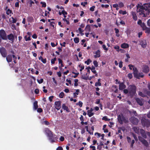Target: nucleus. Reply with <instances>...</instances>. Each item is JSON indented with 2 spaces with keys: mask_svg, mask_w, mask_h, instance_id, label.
Here are the masks:
<instances>
[{
  "mask_svg": "<svg viewBox=\"0 0 150 150\" xmlns=\"http://www.w3.org/2000/svg\"><path fill=\"white\" fill-rule=\"evenodd\" d=\"M143 71L145 73H147L149 71V69L148 66H144L142 68Z\"/></svg>",
  "mask_w": 150,
  "mask_h": 150,
  "instance_id": "obj_17",
  "label": "nucleus"
},
{
  "mask_svg": "<svg viewBox=\"0 0 150 150\" xmlns=\"http://www.w3.org/2000/svg\"><path fill=\"white\" fill-rule=\"evenodd\" d=\"M137 103L140 105H142L144 103V101L142 99L137 98L136 99Z\"/></svg>",
  "mask_w": 150,
  "mask_h": 150,
  "instance_id": "obj_20",
  "label": "nucleus"
},
{
  "mask_svg": "<svg viewBox=\"0 0 150 150\" xmlns=\"http://www.w3.org/2000/svg\"><path fill=\"white\" fill-rule=\"evenodd\" d=\"M142 125L144 126H146V121L145 122L144 120L143 119L142 120Z\"/></svg>",
  "mask_w": 150,
  "mask_h": 150,
  "instance_id": "obj_50",
  "label": "nucleus"
},
{
  "mask_svg": "<svg viewBox=\"0 0 150 150\" xmlns=\"http://www.w3.org/2000/svg\"><path fill=\"white\" fill-rule=\"evenodd\" d=\"M54 98L53 96H51L49 97V99L50 102H52V99Z\"/></svg>",
  "mask_w": 150,
  "mask_h": 150,
  "instance_id": "obj_61",
  "label": "nucleus"
},
{
  "mask_svg": "<svg viewBox=\"0 0 150 150\" xmlns=\"http://www.w3.org/2000/svg\"><path fill=\"white\" fill-rule=\"evenodd\" d=\"M79 67L81 68V69H80V71H81L84 68V66L83 65H81V64L79 65Z\"/></svg>",
  "mask_w": 150,
  "mask_h": 150,
  "instance_id": "obj_39",
  "label": "nucleus"
},
{
  "mask_svg": "<svg viewBox=\"0 0 150 150\" xmlns=\"http://www.w3.org/2000/svg\"><path fill=\"white\" fill-rule=\"evenodd\" d=\"M88 3L86 1L84 2V3L82 2L81 3V5H82L83 7L85 6V5L87 4Z\"/></svg>",
  "mask_w": 150,
  "mask_h": 150,
  "instance_id": "obj_55",
  "label": "nucleus"
},
{
  "mask_svg": "<svg viewBox=\"0 0 150 150\" xmlns=\"http://www.w3.org/2000/svg\"><path fill=\"white\" fill-rule=\"evenodd\" d=\"M52 80H53V81L55 83V84L56 85H57V83L56 81V80L55 78H54V77L52 78Z\"/></svg>",
  "mask_w": 150,
  "mask_h": 150,
  "instance_id": "obj_57",
  "label": "nucleus"
},
{
  "mask_svg": "<svg viewBox=\"0 0 150 150\" xmlns=\"http://www.w3.org/2000/svg\"><path fill=\"white\" fill-rule=\"evenodd\" d=\"M43 122L44 124L46 125H48L50 124V122L47 120H45Z\"/></svg>",
  "mask_w": 150,
  "mask_h": 150,
  "instance_id": "obj_54",
  "label": "nucleus"
},
{
  "mask_svg": "<svg viewBox=\"0 0 150 150\" xmlns=\"http://www.w3.org/2000/svg\"><path fill=\"white\" fill-rule=\"evenodd\" d=\"M62 14H63L64 15H66L67 14V12L64 10L62 11Z\"/></svg>",
  "mask_w": 150,
  "mask_h": 150,
  "instance_id": "obj_63",
  "label": "nucleus"
},
{
  "mask_svg": "<svg viewBox=\"0 0 150 150\" xmlns=\"http://www.w3.org/2000/svg\"><path fill=\"white\" fill-rule=\"evenodd\" d=\"M63 20L64 21H65L66 22V23H67V24H69V23H69V21L67 20L65 18H64L63 19Z\"/></svg>",
  "mask_w": 150,
  "mask_h": 150,
  "instance_id": "obj_53",
  "label": "nucleus"
},
{
  "mask_svg": "<svg viewBox=\"0 0 150 150\" xmlns=\"http://www.w3.org/2000/svg\"><path fill=\"white\" fill-rule=\"evenodd\" d=\"M11 13V11L8 9L7 10L6 13L8 15H9Z\"/></svg>",
  "mask_w": 150,
  "mask_h": 150,
  "instance_id": "obj_51",
  "label": "nucleus"
},
{
  "mask_svg": "<svg viewBox=\"0 0 150 150\" xmlns=\"http://www.w3.org/2000/svg\"><path fill=\"white\" fill-rule=\"evenodd\" d=\"M140 44L142 47L144 48L146 47V42L145 40H143L140 42Z\"/></svg>",
  "mask_w": 150,
  "mask_h": 150,
  "instance_id": "obj_15",
  "label": "nucleus"
},
{
  "mask_svg": "<svg viewBox=\"0 0 150 150\" xmlns=\"http://www.w3.org/2000/svg\"><path fill=\"white\" fill-rule=\"evenodd\" d=\"M6 57V61L8 63L12 61V58L11 55L8 54Z\"/></svg>",
  "mask_w": 150,
  "mask_h": 150,
  "instance_id": "obj_16",
  "label": "nucleus"
},
{
  "mask_svg": "<svg viewBox=\"0 0 150 150\" xmlns=\"http://www.w3.org/2000/svg\"><path fill=\"white\" fill-rule=\"evenodd\" d=\"M139 140L146 146H147L148 145V142L146 140L142 138H141L140 137H139Z\"/></svg>",
  "mask_w": 150,
  "mask_h": 150,
  "instance_id": "obj_18",
  "label": "nucleus"
},
{
  "mask_svg": "<svg viewBox=\"0 0 150 150\" xmlns=\"http://www.w3.org/2000/svg\"><path fill=\"white\" fill-rule=\"evenodd\" d=\"M39 59L40 60H41V62L44 64H45L46 63L47 60L46 58L43 59L41 56H40L39 57Z\"/></svg>",
  "mask_w": 150,
  "mask_h": 150,
  "instance_id": "obj_28",
  "label": "nucleus"
},
{
  "mask_svg": "<svg viewBox=\"0 0 150 150\" xmlns=\"http://www.w3.org/2000/svg\"><path fill=\"white\" fill-rule=\"evenodd\" d=\"M121 47L122 48L126 49L128 48L129 47V45L127 43H123L121 45Z\"/></svg>",
  "mask_w": 150,
  "mask_h": 150,
  "instance_id": "obj_24",
  "label": "nucleus"
},
{
  "mask_svg": "<svg viewBox=\"0 0 150 150\" xmlns=\"http://www.w3.org/2000/svg\"><path fill=\"white\" fill-rule=\"evenodd\" d=\"M0 37L3 40H7L6 34L4 30L1 29L0 30Z\"/></svg>",
  "mask_w": 150,
  "mask_h": 150,
  "instance_id": "obj_8",
  "label": "nucleus"
},
{
  "mask_svg": "<svg viewBox=\"0 0 150 150\" xmlns=\"http://www.w3.org/2000/svg\"><path fill=\"white\" fill-rule=\"evenodd\" d=\"M87 115L89 117H91L94 114L93 112L90 111L87 112Z\"/></svg>",
  "mask_w": 150,
  "mask_h": 150,
  "instance_id": "obj_34",
  "label": "nucleus"
},
{
  "mask_svg": "<svg viewBox=\"0 0 150 150\" xmlns=\"http://www.w3.org/2000/svg\"><path fill=\"white\" fill-rule=\"evenodd\" d=\"M95 120V118L94 117H92L91 118L90 121L91 122L93 123V122H94Z\"/></svg>",
  "mask_w": 150,
  "mask_h": 150,
  "instance_id": "obj_58",
  "label": "nucleus"
},
{
  "mask_svg": "<svg viewBox=\"0 0 150 150\" xmlns=\"http://www.w3.org/2000/svg\"><path fill=\"white\" fill-rule=\"evenodd\" d=\"M126 87V86L123 83H121L119 85V88L120 90H122L124 88H125Z\"/></svg>",
  "mask_w": 150,
  "mask_h": 150,
  "instance_id": "obj_26",
  "label": "nucleus"
},
{
  "mask_svg": "<svg viewBox=\"0 0 150 150\" xmlns=\"http://www.w3.org/2000/svg\"><path fill=\"white\" fill-rule=\"evenodd\" d=\"M39 89L38 88H36V89H35V93L36 94H38L39 93Z\"/></svg>",
  "mask_w": 150,
  "mask_h": 150,
  "instance_id": "obj_62",
  "label": "nucleus"
},
{
  "mask_svg": "<svg viewBox=\"0 0 150 150\" xmlns=\"http://www.w3.org/2000/svg\"><path fill=\"white\" fill-rule=\"evenodd\" d=\"M25 38L26 41L30 40H31L30 38V36H29L27 38V36H25Z\"/></svg>",
  "mask_w": 150,
  "mask_h": 150,
  "instance_id": "obj_49",
  "label": "nucleus"
},
{
  "mask_svg": "<svg viewBox=\"0 0 150 150\" xmlns=\"http://www.w3.org/2000/svg\"><path fill=\"white\" fill-rule=\"evenodd\" d=\"M9 21L10 22H11L13 23H15L16 22L17 19L16 18H14L13 17H11V18H10L9 19Z\"/></svg>",
  "mask_w": 150,
  "mask_h": 150,
  "instance_id": "obj_27",
  "label": "nucleus"
},
{
  "mask_svg": "<svg viewBox=\"0 0 150 150\" xmlns=\"http://www.w3.org/2000/svg\"><path fill=\"white\" fill-rule=\"evenodd\" d=\"M95 8V6H93L90 8V10L92 11H93L94 10V8Z\"/></svg>",
  "mask_w": 150,
  "mask_h": 150,
  "instance_id": "obj_60",
  "label": "nucleus"
},
{
  "mask_svg": "<svg viewBox=\"0 0 150 150\" xmlns=\"http://www.w3.org/2000/svg\"><path fill=\"white\" fill-rule=\"evenodd\" d=\"M40 3L41 4H42V7H45L46 6V4L45 2H40Z\"/></svg>",
  "mask_w": 150,
  "mask_h": 150,
  "instance_id": "obj_47",
  "label": "nucleus"
},
{
  "mask_svg": "<svg viewBox=\"0 0 150 150\" xmlns=\"http://www.w3.org/2000/svg\"><path fill=\"white\" fill-rule=\"evenodd\" d=\"M144 30H145V32L148 34H149L150 33V28H148L146 27Z\"/></svg>",
  "mask_w": 150,
  "mask_h": 150,
  "instance_id": "obj_30",
  "label": "nucleus"
},
{
  "mask_svg": "<svg viewBox=\"0 0 150 150\" xmlns=\"http://www.w3.org/2000/svg\"><path fill=\"white\" fill-rule=\"evenodd\" d=\"M44 132L46 134L47 137L53 132L48 128H45L44 129Z\"/></svg>",
  "mask_w": 150,
  "mask_h": 150,
  "instance_id": "obj_12",
  "label": "nucleus"
},
{
  "mask_svg": "<svg viewBox=\"0 0 150 150\" xmlns=\"http://www.w3.org/2000/svg\"><path fill=\"white\" fill-rule=\"evenodd\" d=\"M92 62V61L90 59H88L87 61L85 62V63L87 65L89 64L90 63Z\"/></svg>",
  "mask_w": 150,
  "mask_h": 150,
  "instance_id": "obj_32",
  "label": "nucleus"
},
{
  "mask_svg": "<svg viewBox=\"0 0 150 150\" xmlns=\"http://www.w3.org/2000/svg\"><path fill=\"white\" fill-rule=\"evenodd\" d=\"M44 80L43 79H41L40 80L37 79V81L38 83L40 84L43 82Z\"/></svg>",
  "mask_w": 150,
  "mask_h": 150,
  "instance_id": "obj_43",
  "label": "nucleus"
},
{
  "mask_svg": "<svg viewBox=\"0 0 150 150\" xmlns=\"http://www.w3.org/2000/svg\"><path fill=\"white\" fill-rule=\"evenodd\" d=\"M74 86H78V80L76 79L74 80Z\"/></svg>",
  "mask_w": 150,
  "mask_h": 150,
  "instance_id": "obj_36",
  "label": "nucleus"
},
{
  "mask_svg": "<svg viewBox=\"0 0 150 150\" xmlns=\"http://www.w3.org/2000/svg\"><path fill=\"white\" fill-rule=\"evenodd\" d=\"M56 150H63V149L62 147L59 146L57 148Z\"/></svg>",
  "mask_w": 150,
  "mask_h": 150,
  "instance_id": "obj_64",
  "label": "nucleus"
},
{
  "mask_svg": "<svg viewBox=\"0 0 150 150\" xmlns=\"http://www.w3.org/2000/svg\"><path fill=\"white\" fill-rule=\"evenodd\" d=\"M77 105H79L80 107H81L82 106L83 103L81 101H79V103H77L76 104Z\"/></svg>",
  "mask_w": 150,
  "mask_h": 150,
  "instance_id": "obj_46",
  "label": "nucleus"
},
{
  "mask_svg": "<svg viewBox=\"0 0 150 150\" xmlns=\"http://www.w3.org/2000/svg\"><path fill=\"white\" fill-rule=\"evenodd\" d=\"M133 74L135 77L139 79L140 78H142L143 77L144 75L142 73L139 72L137 69H134Z\"/></svg>",
  "mask_w": 150,
  "mask_h": 150,
  "instance_id": "obj_3",
  "label": "nucleus"
},
{
  "mask_svg": "<svg viewBox=\"0 0 150 150\" xmlns=\"http://www.w3.org/2000/svg\"><path fill=\"white\" fill-rule=\"evenodd\" d=\"M130 120L131 122L134 124H137L138 122V120L134 117H131Z\"/></svg>",
  "mask_w": 150,
  "mask_h": 150,
  "instance_id": "obj_13",
  "label": "nucleus"
},
{
  "mask_svg": "<svg viewBox=\"0 0 150 150\" xmlns=\"http://www.w3.org/2000/svg\"><path fill=\"white\" fill-rule=\"evenodd\" d=\"M86 69H91V70L92 72L94 74H96V71L95 70V67L93 66H92V68H91L90 67H87Z\"/></svg>",
  "mask_w": 150,
  "mask_h": 150,
  "instance_id": "obj_22",
  "label": "nucleus"
},
{
  "mask_svg": "<svg viewBox=\"0 0 150 150\" xmlns=\"http://www.w3.org/2000/svg\"><path fill=\"white\" fill-rule=\"evenodd\" d=\"M128 77L130 79H131L132 77V74L129 73L127 75Z\"/></svg>",
  "mask_w": 150,
  "mask_h": 150,
  "instance_id": "obj_59",
  "label": "nucleus"
},
{
  "mask_svg": "<svg viewBox=\"0 0 150 150\" xmlns=\"http://www.w3.org/2000/svg\"><path fill=\"white\" fill-rule=\"evenodd\" d=\"M33 109L35 110H36L38 107V102L37 101H35L33 103Z\"/></svg>",
  "mask_w": 150,
  "mask_h": 150,
  "instance_id": "obj_23",
  "label": "nucleus"
},
{
  "mask_svg": "<svg viewBox=\"0 0 150 150\" xmlns=\"http://www.w3.org/2000/svg\"><path fill=\"white\" fill-rule=\"evenodd\" d=\"M37 111L38 112L41 113L43 112L42 109L41 108H38Z\"/></svg>",
  "mask_w": 150,
  "mask_h": 150,
  "instance_id": "obj_45",
  "label": "nucleus"
},
{
  "mask_svg": "<svg viewBox=\"0 0 150 150\" xmlns=\"http://www.w3.org/2000/svg\"><path fill=\"white\" fill-rule=\"evenodd\" d=\"M138 24L140 25L141 28H142V30H144L145 28L146 27L145 24L144 23H142L141 20H139L137 22Z\"/></svg>",
  "mask_w": 150,
  "mask_h": 150,
  "instance_id": "obj_11",
  "label": "nucleus"
},
{
  "mask_svg": "<svg viewBox=\"0 0 150 150\" xmlns=\"http://www.w3.org/2000/svg\"><path fill=\"white\" fill-rule=\"evenodd\" d=\"M0 53L3 57H5L7 55V52L6 49L4 47L0 48Z\"/></svg>",
  "mask_w": 150,
  "mask_h": 150,
  "instance_id": "obj_9",
  "label": "nucleus"
},
{
  "mask_svg": "<svg viewBox=\"0 0 150 150\" xmlns=\"http://www.w3.org/2000/svg\"><path fill=\"white\" fill-rule=\"evenodd\" d=\"M137 7V12L143 17H145L150 12V3L146 4L143 6L139 4Z\"/></svg>",
  "mask_w": 150,
  "mask_h": 150,
  "instance_id": "obj_1",
  "label": "nucleus"
},
{
  "mask_svg": "<svg viewBox=\"0 0 150 150\" xmlns=\"http://www.w3.org/2000/svg\"><path fill=\"white\" fill-rule=\"evenodd\" d=\"M129 93L131 95L134 94L136 91V87L134 85H130L128 87Z\"/></svg>",
  "mask_w": 150,
  "mask_h": 150,
  "instance_id": "obj_4",
  "label": "nucleus"
},
{
  "mask_svg": "<svg viewBox=\"0 0 150 150\" xmlns=\"http://www.w3.org/2000/svg\"><path fill=\"white\" fill-rule=\"evenodd\" d=\"M131 13L132 15L133 16V19L135 21L137 20V18L135 13L133 11H132L131 12Z\"/></svg>",
  "mask_w": 150,
  "mask_h": 150,
  "instance_id": "obj_25",
  "label": "nucleus"
},
{
  "mask_svg": "<svg viewBox=\"0 0 150 150\" xmlns=\"http://www.w3.org/2000/svg\"><path fill=\"white\" fill-rule=\"evenodd\" d=\"M119 12L120 14H122V15H125L127 13V12L125 11H123L121 10H120L119 11Z\"/></svg>",
  "mask_w": 150,
  "mask_h": 150,
  "instance_id": "obj_41",
  "label": "nucleus"
},
{
  "mask_svg": "<svg viewBox=\"0 0 150 150\" xmlns=\"http://www.w3.org/2000/svg\"><path fill=\"white\" fill-rule=\"evenodd\" d=\"M148 87L149 91H147L146 90L144 89V93L142 92H140L139 93V94L140 96L144 97L146 96V94L150 96V83L148 84Z\"/></svg>",
  "mask_w": 150,
  "mask_h": 150,
  "instance_id": "obj_5",
  "label": "nucleus"
},
{
  "mask_svg": "<svg viewBox=\"0 0 150 150\" xmlns=\"http://www.w3.org/2000/svg\"><path fill=\"white\" fill-rule=\"evenodd\" d=\"M118 120L120 124H122L123 123H126L128 121V120L125 119L122 114L119 115L118 117Z\"/></svg>",
  "mask_w": 150,
  "mask_h": 150,
  "instance_id": "obj_6",
  "label": "nucleus"
},
{
  "mask_svg": "<svg viewBox=\"0 0 150 150\" xmlns=\"http://www.w3.org/2000/svg\"><path fill=\"white\" fill-rule=\"evenodd\" d=\"M101 85V83L100 82H97L96 83L95 86H100Z\"/></svg>",
  "mask_w": 150,
  "mask_h": 150,
  "instance_id": "obj_48",
  "label": "nucleus"
},
{
  "mask_svg": "<svg viewBox=\"0 0 150 150\" xmlns=\"http://www.w3.org/2000/svg\"><path fill=\"white\" fill-rule=\"evenodd\" d=\"M85 30H86V31L90 32L91 31V27L89 25H86Z\"/></svg>",
  "mask_w": 150,
  "mask_h": 150,
  "instance_id": "obj_29",
  "label": "nucleus"
},
{
  "mask_svg": "<svg viewBox=\"0 0 150 150\" xmlns=\"http://www.w3.org/2000/svg\"><path fill=\"white\" fill-rule=\"evenodd\" d=\"M55 108L57 110H59L61 108V101H56L54 103Z\"/></svg>",
  "mask_w": 150,
  "mask_h": 150,
  "instance_id": "obj_10",
  "label": "nucleus"
},
{
  "mask_svg": "<svg viewBox=\"0 0 150 150\" xmlns=\"http://www.w3.org/2000/svg\"><path fill=\"white\" fill-rule=\"evenodd\" d=\"M118 5L116 4L113 5V7L115 8L116 10H118L119 9Z\"/></svg>",
  "mask_w": 150,
  "mask_h": 150,
  "instance_id": "obj_52",
  "label": "nucleus"
},
{
  "mask_svg": "<svg viewBox=\"0 0 150 150\" xmlns=\"http://www.w3.org/2000/svg\"><path fill=\"white\" fill-rule=\"evenodd\" d=\"M74 41L76 43H78L79 42V39L78 38H75L74 39Z\"/></svg>",
  "mask_w": 150,
  "mask_h": 150,
  "instance_id": "obj_37",
  "label": "nucleus"
},
{
  "mask_svg": "<svg viewBox=\"0 0 150 150\" xmlns=\"http://www.w3.org/2000/svg\"><path fill=\"white\" fill-rule=\"evenodd\" d=\"M48 137L52 143L55 142V141L57 139V136L55 134H54L53 132L50 134Z\"/></svg>",
  "mask_w": 150,
  "mask_h": 150,
  "instance_id": "obj_7",
  "label": "nucleus"
},
{
  "mask_svg": "<svg viewBox=\"0 0 150 150\" xmlns=\"http://www.w3.org/2000/svg\"><path fill=\"white\" fill-rule=\"evenodd\" d=\"M62 108L64 110H65L67 112H69L70 111L68 107L65 104H63L62 105Z\"/></svg>",
  "mask_w": 150,
  "mask_h": 150,
  "instance_id": "obj_21",
  "label": "nucleus"
},
{
  "mask_svg": "<svg viewBox=\"0 0 150 150\" xmlns=\"http://www.w3.org/2000/svg\"><path fill=\"white\" fill-rule=\"evenodd\" d=\"M7 38L10 40L12 41L13 42L14 41V36L13 34L11 33L7 35Z\"/></svg>",
  "mask_w": 150,
  "mask_h": 150,
  "instance_id": "obj_14",
  "label": "nucleus"
},
{
  "mask_svg": "<svg viewBox=\"0 0 150 150\" xmlns=\"http://www.w3.org/2000/svg\"><path fill=\"white\" fill-rule=\"evenodd\" d=\"M133 129L136 133L139 134L140 133L144 138H146V134L148 135L150 137V132H147L146 133L143 129H139V128L136 127H133Z\"/></svg>",
  "mask_w": 150,
  "mask_h": 150,
  "instance_id": "obj_2",
  "label": "nucleus"
},
{
  "mask_svg": "<svg viewBox=\"0 0 150 150\" xmlns=\"http://www.w3.org/2000/svg\"><path fill=\"white\" fill-rule=\"evenodd\" d=\"M93 63L95 66V67H97L98 66V64L97 61L96 60L94 61L93 62Z\"/></svg>",
  "mask_w": 150,
  "mask_h": 150,
  "instance_id": "obj_42",
  "label": "nucleus"
},
{
  "mask_svg": "<svg viewBox=\"0 0 150 150\" xmlns=\"http://www.w3.org/2000/svg\"><path fill=\"white\" fill-rule=\"evenodd\" d=\"M57 58L56 57L54 58L53 59H52L51 60V63L52 64H54L55 63V61L56 60Z\"/></svg>",
  "mask_w": 150,
  "mask_h": 150,
  "instance_id": "obj_35",
  "label": "nucleus"
},
{
  "mask_svg": "<svg viewBox=\"0 0 150 150\" xmlns=\"http://www.w3.org/2000/svg\"><path fill=\"white\" fill-rule=\"evenodd\" d=\"M102 120H104L105 121H110V119L108 118H107V117L106 116L103 117L102 118Z\"/></svg>",
  "mask_w": 150,
  "mask_h": 150,
  "instance_id": "obj_44",
  "label": "nucleus"
},
{
  "mask_svg": "<svg viewBox=\"0 0 150 150\" xmlns=\"http://www.w3.org/2000/svg\"><path fill=\"white\" fill-rule=\"evenodd\" d=\"M128 66L129 67V69L130 70H131L132 69H133V71H134V69H137L134 66L132 65H131V64L129 65Z\"/></svg>",
  "mask_w": 150,
  "mask_h": 150,
  "instance_id": "obj_31",
  "label": "nucleus"
},
{
  "mask_svg": "<svg viewBox=\"0 0 150 150\" xmlns=\"http://www.w3.org/2000/svg\"><path fill=\"white\" fill-rule=\"evenodd\" d=\"M134 6V5L133 4H131L130 5H128L127 7V8H129L130 9H131V8H133Z\"/></svg>",
  "mask_w": 150,
  "mask_h": 150,
  "instance_id": "obj_38",
  "label": "nucleus"
},
{
  "mask_svg": "<svg viewBox=\"0 0 150 150\" xmlns=\"http://www.w3.org/2000/svg\"><path fill=\"white\" fill-rule=\"evenodd\" d=\"M122 62L120 61L119 63V66L120 68H122Z\"/></svg>",
  "mask_w": 150,
  "mask_h": 150,
  "instance_id": "obj_56",
  "label": "nucleus"
},
{
  "mask_svg": "<svg viewBox=\"0 0 150 150\" xmlns=\"http://www.w3.org/2000/svg\"><path fill=\"white\" fill-rule=\"evenodd\" d=\"M100 52L99 50L96 51L95 53H94V54H96L94 55V57L96 58L100 57Z\"/></svg>",
  "mask_w": 150,
  "mask_h": 150,
  "instance_id": "obj_19",
  "label": "nucleus"
},
{
  "mask_svg": "<svg viewBox=\"0 0 150 150\" xmlns=\"http://www.w3.org/2000/svg\"><path fill=\"white\" fill-rule=\"evenodd\" d=\"M59 97L60 98H62L64 96V93L62 92H61L59 94Z\"/></svg>",
  "mask_w": 150,
  "mask_h": 150,
  "instance_id": "obj_40",
  "label": "nucleus"
},
{
  "mask_svg": "<svg viewBox=\"0 0 150 150\" xmlns=\"http://www.w3.org/2000/svg\"><path fill=\"white\" fill-rule=\"evenodd\" d=\"M115 33H116V36L117 37H119V36L120 35L118 34V33L119 32V30L118 29L115 28Z\"/></svg>",
  "mask_w": 150,
  "mask_h": 150,
  "instance_id": "obj_33",
  "label": "nucleus"
}]
</instances>
